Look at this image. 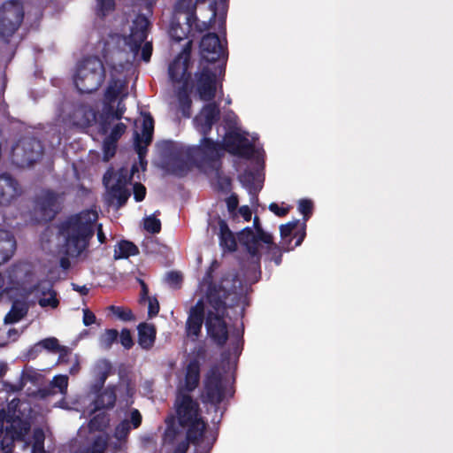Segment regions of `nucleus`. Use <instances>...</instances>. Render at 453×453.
<instances>
[{
	"label": "nucleus",
	"mask_w": 453,
	"mask_h": 453,
	"mask_svg": "<svg viewBox=\"0 0 453 453\" xmlns=\"http://www.w3.org/2000/svg\"><path fill=\"white\" fill-rule=\"evenodd\" d=\"M176 436V431L173 426H170L167 428L165 432V441H173Z\"/></svg>",
	"instance_id": "4d7b16f0"
},
{
	"label": "nucleus",
	"mask_w": 453,
	"mask_h": 453,
	"mask_svg": "<svg viewBox=\"0 0 453 453\" xmlns=\"http://www.w3.org/2000/svg\"><path fill=\"white\" fill-rule=\"evenodd\" d=\"M269 209L271 211H273V213H275L278 216H284L288 212L287 209L280 208V207H279V205L277 203H273L269 205Z\"/></svg>",
	"instance_id": "5fc2aeb1"
},
{
	"label": "nucleus",
	"mask_w": 453,
	"mask_h": 453,
	"mask_svg": "<svg viewBox=\"0 0 453 453\" xmlns=\"http://www.w3.org/2000/svg\"><path fill=\"white\" fill-rule=\"evenodd\" d=\"M116 401V393L112 388H107L102 392L95 402L94 411L111 408Z\"/></svg>",
	"instance_id": "cd10ccee"
},
{
	"label": "nucleus",
	"mask_w": 453,
	"mask_h": 453,
	"mask_svg": "<svg viewBox=\"0 0 453 453\" xmlns=\"http://www.w3.org/2000/svg\"><path fill=\"white\" fill-rule=\"evenodd\" d=\"M224 68L221 64L213 67L205 66L197 77V91L201 99L210 100L216 92L218 79L223 74Z\"/></svg>",
	"instance_id": "2eb2a0df"
},
{
	"label": "nucleus",
	"mask_w": 453,
	"mask_h": 453,
	"mask_svg": "<svg viewBox=\"0 0 453 453\" xmlns=\"http://www.w3.org/2000/svg\"><path fill=\"white\" fill-rule=\"evenodd\" d=\"M96 321V316L88 310H83V324L85 326H90Z\"/></svg>",
	"instance_id": "3c124183"
},
{
	"label": "nucleus",
	"mask_w": 453,
	"mask_h": 453,
	"mask_svg": "<svg viewBox=\"0 0 453 453\" xmlns=\"http://www.w3.org/2000/svg\"><path fill=\"white\" fill-rule=\"evenodd\" d=\"M42 145L36 140H27L13 149V157L21 165H29L42 154Z\"/></svg>",
	"instance_id": "f3484780"
},
{
	"label": "nucleus",
	"mask_w": 453,
	"mask_h": 453,
	"mask_svg": "<svg viewBox=\"0 0 453 453\" xmlns=\"http://www.w3.org/2000/svg\"><path fill=\"white\" fill-rule=\"evenodd\" d=\"M188 168L187 166V164H185V165H182L181 166H178V167H175L174 165L173 166V172L175 173V174H183L185 170Z\"/></svg>",
	"instance_id": "052dcab7"
},
{
	"label": "nucleus",
	"mask_w": 453,
	"mask_h": 453,
	"mask_svg": "<svg viewBox=\"0 0 453 453\" xmlns=\"http://www.w3.org/2000/svg\"><path fill=\"white\" fill-rule=\"evenodd\" d=\"M73 288L83 295L88 293V288L86 286L78 287L76 285H73Z\"/></svg>",
	"instance_id": "e2e57ef3"
},
{
	"label": "nucleus",
	"mask_w": 453,
	"mask_h": 453,
	"mask_svg": "<svg viewBox=\"0 0 453 453\" xmlns=\"http://www.w3.org/2000/svg\"><path fill=\"white\" fill-rule=\"evenodd\" d=\"M189 43L188 42L182 51L169 64V77L176 89L177 105L184 115H188V109L190 104L188 82L189 73Z\"/></svg>",
	"instance_id": "423d86ee"
},
{
	"label": "nucleus",
	"mask_w": 453,
	"mask_h": 453,
	"mask_svg": "<svg viewBox=\"0 0 453 453\" xmlns=\"http://www.w3.org/2000/svg\"><path fill=\"white\" fill-rule=\"evenodd\" d=\"M35 296L37 298L39 304L43 308H57L58 300L56 296L55 291L52 289L51 284L49 281L40 283L34 289Z\"/></svg>",
	"instance_id": "412c9836"
},
{
	"label": "nucleus",
	"mask_w": 453,
	"mask_h": 453,
	"mask_svg": "<svg viewBox=\"0 0 453 453\" xmlns=\"http://www.w3.org/2000/svg\"><path fill=\"white\" fill-rule=\"evenodd\" d=\"M298 221L288 222L285 225H281L280 227L281 238L286 243H290V240L288 238L292 234L293 231L297 227Z\"/></svg>",
	"instance_id": "58836bf2"
},
{
	"label": "nucleus",
	"mask_w": 453,
	"mask_h": 453,
	"mask_svg": "<svg viewBox=\"0 0 453 453\" xmlns=\"http://www.w3.org/2000/svg\"><path fill=\"white\" fill-rule=\"evenodd\" d=\"M118 332L113 329H110L105 331V333L101 336L100 342L101 344L105 347L109 348L112 344V342L117 339Z\"/></svg>",
	"instance_id": "a19ab883"
},
{
	"label": "nucleus",
	"mask_w": 453,
	"mask_h": 453,
	"mask_svg": "<svg viewBox=\"0 0 453 453\" xmlns=\"http://www.w3.org/2000/svg\"><path fill=\"white\" fill-rule=\"evenodd\" d=\"M96 219L97 213L94 210L71 217L61 229L59 253L72 258L81 255L87 249Z\"/></svg>",
	"instance_id": "7ed1b4c3"
},
{
	"label": "nucleus",
	"mask_w": 453,
	"mask_h": 453,
	"mask_svg": "<svg viewBox=\"0 0 453 453\" xmlns=\"http://www.w3.org/2000/svg\"><path fill=\"white\" fill-rule=\"evenodd\" d=\"M197 31L194 22H190L189 26L187 21L183 20L180 16H176V22L173 21L170 27L169 34L170 36L177 41H181L188 36V33Z\"/></svg>",
	"instance_id": "5701e85b"
},
{
	"label": "nucleus",
	"mask_w": 453,
	"mask_h": 453,
	"mask_svg": "<svg viewBox=\"0 0 453 453\" xmlns=\"http://www.w3.org/2000/svg\"><path fill=\"white\" fill-rule=\"evenodd\" d=\"M62 352H65V355L67 356L66 362H70L72 366L70 367V373L74 374L80 369V360L76 354H73L71 352H67L65 349H61Z\"/></svg>",
	"instance_id": "37998d69"
},
{
	"label": "nucleus",
	"mask_w": 453,
	"mask_h": 453,
	"mask_svg": "<svg viewBox=\"0 0 453 453\" xmlns=\"http://www.w3.org/2000/svg\"><path fill=\"white\" fill-rule=\"evenodd\" d=\"M312 202L308 199H302L298 203V210L300 213L304 216V220H307L312 210Z\"/></svg>",
	"instance_id": "a18cd8bd"
},
{
	"label": "nucleus",
	"mask_w": 453,
	"mask_h": 453,
	"mask_svg": "<svg viewBox=\"0 0 453 453\" xmlns=\"http://www.w3.org/2000/svg\"><path fill=\"white\" fill-rule=\"evenodd\" d=\"M137 253V248L130 242L123 241L117 244L114 250V258L121 259L134 256Z\"/></svg>",
	"instance_id": "c85d7f7f"
},
{
	"label": "nucleus",
	"mask_w": 453,
	"mask_h": 453,
	"mask_svg": "<svg viewBox=\"0 0 453 453\" xmlns=\"http://www.w3.org/2000/svg\"><path fill=\"white\" fill-rule=\"evenodd\" d=\"M238 214L242 217V219L245 220V221H249L250 219H251V211L250 209L249 208V206H242L239 211H238Z\"/></svg>",
	"instance_id": "864d4df0"
},
{
	"label": "nucleus",
	"mask_w": 453,
	"mask_h": 453,
	"mask_svg": "<svg viewBox=\"0 0 453 453\" xmlns=\"http://www.w3.org/2000/svg\"><path fill=\"white\" fill-rule=\"evenodd\" d=\"M16 242L11 233L0 230V265L8 261L14 254Z\"/></svg>",
	"instance_id": "b1692460"
},
{
	"label": "nucleus",
	"mask_w": 453,
	"mask_h": 453,
	"mask_svg": "<svg viewBox=\"0 0 453 453\" xmlns=\"http://www.w3.org/2000/svg\"><path fill=\"white\" fill-rule=\"evenodd\" d=\"M110 419L105 412L99 411L90 421V428L94 430H104L109 425Z\"/></svg>",
	"instance_id": "f704fd0d"
},
{
	"label": "nucleus",
	"mask_w": 453,
	"mask_h": 453,
	"mask_svg": "<svg viewBox=\"0 0 453 453\" xmlns=\"http://www.w3.org/2000/svg\"><path fill=\"white\" fill-rule=\"evenodd\" d=\"M139 339L138 342L143 349H150L155 341L156 329L150 324H141L138 326Z\"/></svg>",
	"instance_id": "a878e982"
},
{
	"label": "nucleus",
	"mask_w": 453,
	"mask_h": 453,
	"mask_svg": "<svg viewBox=\"0 0 453 453\" xmlns=\"http://www.w3.org/2000/svg\"><path fill=\"white\" fill-rule=\"evenodd\" d=\"M60 361H61V362H65V360L64 359V354H61V356H60Z\"/></svg>",
	"instance_id": "69168bd1"
},
{
	"label": "nucleus",
	"mask_w": 453,
	"mask_h": 453,
	"mask_svg": "<svg viewBox=\"0 0 453 453\" xmlns=\"http://www.w3.org/2000/svg\"><path fill=\"white\" fill-rule=\"evenodd\" d=\"M104 77L102 62L96 58L81 61L73 74L76 88L81 93H91L101 85Z\"/></svg>",
	"instance_id": "6e6552de"
},
{
	"label": "nucleus",
	"mask_w": 453,
	"mask_h": 453,
	"mask_svg": "<svg viewBox=\"0 0 453 453\" xmlns=\"http://www.w3.org/2000/svg\"><path fill=\"white\" fill-rule=\"evenodd\" d=\"M73 123L81 127H86L96 121L95 112L87 106H81L73 112Z\"/></svg>",
	"instance_id": "393cba45"
},
{
	"label": "nucleus",
	"mask_w": 453,
	"mask_h": 453,
	"mask_svg": "<svg viewBox=\"0 0 453 453\" xmlns=\"http://www.w3.org/2000/svg\"><path fill=\"white\" fill-rule=\"evenodd\" d=\"M142 301L146 300L148 301V312L150 317H154L158 313L159 311V304L158 302L154 299L147 296V288L142 284Z\"/></svg>",
	"instance_id": "c9c22d12"
},
{
	"label": "nucleus",
	"mask_w": 453,
	"mask_h": 453,
	"mask_svg": "<svg viewBox=\"0 0 453 453\" xmlns=\"http://www.w3.org/2000/svg\"><path fill=\"white\" fill-rule=\"evenodd\" d=\"M142 422V416L137 410H132L128 417L123 419L118 426H116L113 437L116 441L112 442L115 449H120L125 442L127 434L131 428H136Z\"/></svg>",
	"instance_id": "6ab92c4d"
},
{
	"label": "nucleus",
	"mask_w": 453,
	"mask_h": 453,
	"mask_svg": "<svg viewBox=\"0 0 453 453\" xmlns=\"http://www.w3.org/2000/svg\"><path fill=\"white\" fill-rule=\"evenodd\" d=\"M108 310L114 317L120 320L127 321L132 319L131 311L127 308L120 306H110Z\"/></svg>",
	"instance_id": "4c0bfd02"
},
{
	"label": "nucleus",
	"mask_w": 453,
	"mask_h": 453,
	"mask_svg": "<svg viewBox=\"0 0 453 453\" xmlns=\"http://www.w3.org/2000/svg\"><path fill=\"white\" fill-rule=\"evenodd\" d=\"M200 50L203 58L208 62L220 61L225 58L224 43L214 34H208L203 37Z\"/></svg>",
	"instance_id": "a211bd4d"
},
{
	"label": "nucleus",
	"mask_w": 453,
	"mask_h": 453,
	"mask_svg": "<svg viewBox=\"0 0 453 453\" xmlns=\"http://www.w3.org/2000/svg\"><path fill=\"white\" fill-rule=\"evenodd\" d=\"M135 170H136V167H135V166H134V167H133V173H132V174H134V171H135Z\"/></svg>",
	"instance_id": "338daca9"
},
{
	"label": "nucleus",
	"mask_w": 453,
	"mask_h": 453,
	"mask_svg": "<svg viewBox=\"0 0 453 453\" xmlns=\"http://www.w3.org/2000/svg\"><path fill=\"white\" fill-rule=\"evenodd\" d=\"M45 430L36 428L33 432L32 440L27 441L32 446L33 453H46L43 448V441L46 437Z\"/></svg>",
	"instance_id": "c756f323"
},
{
	"label": "nucleus",
	"mask_w": 453,
	"mask_h": 453,
	"mask_svg": "<svg viewBox=\"0 0 453 453\" xmlns=\"http://www.w3.org/2000/svg\"><path fill=\"white\" fill-rule=\"evenodd\" d=\"M227 119L229 127L222 145L215 143L211 139L203 138L199 146L189 149L188 157L198 167L205 170L207 164H212V167H215L216 159L219 157L223 148L232 154L243 157H249L253 152V142L257 137L246 134L239 127L236 116L234 113L228 114Z\"/></svg>",
	"instance_id": "f03ea898"
},
{
	"label": "nucleus",
	"mask_w": 453,
	"mask_h": 453,
	"mask_svg": "<svg viewBox=\"0 0 453 453\" xmlns=\"http://www.w3.org/2000/svg\"><path fill=\"white\" fill-rule=\"evenodd\" d=\"M119 342L126 349H130L133 346V339L130 332L127 329H123L119 335Z\"/></svg>",
	"instance_id": "49530a36"
},
{
	"label": "nucleus",
	"mask_w": 453,
	"mask_h": 453,
	"mask_svg": "<svg viewBox=\"0 0 453 453\" xmlns=\"http://www.w3.org/2000/svg\"><path fill=\"white\" fill-rule=\"evenodd\" d=\"M238 205V199L235 196H231L227 200V207L229 211H233Z\"/></svg>",
	"instance_id": "13d9d810"
},
{
	"label": "nucleus",
	"mask_w": 453,
	"mask_h": 453,
	"mask_svg": "<svg viewBox=\"0 0 453 453\" xmlns=\"http://www.w3.org/2000/svg\"><path fill=\"white\" fill-rule=\"evenodd\" d=\"M242 181L248 186L250 190L256 192L262 188L263 178L261 174L257 173L255 175L246 173L242 176Z\"/></svg>",
	"instance_id": "473e14b6"
},
{
	"label": "nucleus",
	"mask_w": 453,
	"mask_h": 453,
	"mask_svg": "<svg viewBox=\"0 0 453 453\" xmlns=\"http://www.w3.org/2000/svg\"><path fill=\"white\" fill-rule=\"evenodd\" d=\"M187 449L186 443H181L174 453H185Z\"/></svg>",
	"instance_id": "0e129e2a"
},
{
	"label": "nucleus",
	"mask_w": 453,
	"mask_h": 453,
	"mask_svg": "<svg viewBox=\"0 0 453 453\" xmlns=\"http://www.w3.org/2000/svg\"><path fill=\"white\" fill-rule=\"evenodd\" d=\"M129 95L127 75L123 73H111L104 91L103 111L113 119H121L126 111L124 100Z\"/></svg>",
	"instance_id": "0eeeda50"
},
{
	"label": "nucleus",
	"mask_w": 453,
	"mask_h": 453,
	"mask_svg": "<svg viewBox=\"0 0 453 453\" xmlns=\"http://www.w3.org/2000/svg\"><path fill=\"white\" fill-rule=\"evenodd\" d=\"M37 373L34 371H27L24 372L22 380L24 383L36 380Z\"/></svg>",
	"instance_id": "6e6d98bb"
},
{
	"label": "nucleus",
	"mask_w": 453,
	"mask_h": 453,
	"mask_svg": "<svg viewBox=\"0 0 453 453\" xmlns=\"http://www.w3.org/2000/svg\"><path fill=\"white\" fill-rule=\"evenodd\" d=\"M130 176L127 172L124 173L122 170L106 173L104 177L106 188L105 200L110 205L119 208L127 202L130 195L127 188Z\"/></svg>",
	"instance_id": "1a4fd4ad"
},
{
	"label": "nucleus",
	"mask_w": 453,
	"mask_h": 453,
	"mask_svg": "<svg viewBox=\"0 0 453 453\" xmlns=\"http://www.w3.org/2000/svg\"><path fill=\"white\" fill-rule=\"evenodd\" d=\"M217 224L219 231L220 244L230 251L234 250L236 241L232 232L223 220L219 219Z\"/></svg>",
	"instance_id": "bb28decb"
},
{
	"label": "nucleus",
	"mask_w": 453,
	"mask_h": 453,
	"mask_svg": "<svg viewBox=\"0 0 453 453\" xmlns=\"http://www.w3.org/2000/svg\"><path fill=\"white\" fill-rule=\"evenodd\" d=\"M111 372V365L106 362L100 363L96 368H95V374L96 376V387L102 386L106 378L110 375Z\"/></svg>",
	"instance_id": "72a5a7b5"
},
{
	"label": "nucleus",
	"mask_w": 453,
	"mask_h": 453,
	"mask_svg": "<svg viewBox=\"0 0 453 453\" xmlns=\"http://www.w3.org/2000/svg\"><path fill=\"white\" fill-rule=\"evenodd\" d=\"M117 391L119 397H123L125 400H127L133 395L134 388L128 382L122 381L118 386Z\"/></svg>",
	"instance_id": "c03bdc74"
},
{
	"label": "nucleus",
	"mask_w": 453,
	"mask_h": 453,
	"mask_svg": "<svg viewBox=\"0 0 453 453\" xmlns=\"http://www.w3.org/2000/svg\"><path fill=\"white\" fill-rule=\"evenodd\" d=\"M115 7V0H96V13L105 16L111 13Z\"/></svg>",
	"instance_id": "e433bc0d"
},
{
	"label": "nucleus",
	"mask_w": 453,
	"mask_h": 453,
	"mask_svg": "<svg viewBox=\"0 0 453 453\" xmlns=\"http://www.w3.org/2000/svg\"><path fill=\"white\" fill-rule=\"evenodd\" d=\"M176 409L179 423L185 430L187 438L203 450L210 449L214 437H209L204 432L205 424L199 416L197 404L188 395L180 393Z\"/></svg>",
	"instance_id": "39448f33"
},
{
	"label": "nucleus",
	"mask_w": 453,
	"mask_h": 453,
	"mask_svg": "<svg viewBox=\"0 0 453 453\" xmlns=\"http://www.w3.org/2000/svg\"><path fill=\"white\" fill-rule=\"evenodd\" d=\"M218 116L219 110L216 104H209L205 105L195 119L196 128L205 135L218 119Z\"/></svg>",
	"instance_id": "aec40b11"
},
{
	"label": "nucleus",
	"mask_w": 453,
	"mask_h": 453,
	"mask_svg": "<svg viewBox=\"0 0 453 453\" xmlns=\"http://www.w3.org/2000/svg\"><path fill=\"white\" fill-rule=\"evenodd\" d=\"M228 382L223 379L222 372L219 368L211 369L205 379L203 399L204 402L217 404L226 395Z\"/></svg>",
	"instance_id": "ddd939ff"
},
{
	"label": "nucleus",
	"mask_w": 453,
	"mask_h": 453,
	"mask_svg": "<svg viewBox=\"0 0 453 453\" xmlns=\"http://www.w3.org/2000/svg\"><path fill=\"white\" fill-rule=\"evenodd\" d=\"M52 385L54 388H58V391L64 395L67 390L68 378L65 375L56 376L52 380Z\"/></svg>",
	"instance_id": "79ce46f5"
},
{
	"label": "nucleus",
	"mask_w": 453,
	"mask_h": 453,
	"mask_svg": "<svg viewBox=\"0 0 453 453\" xmlns=\"http://www.w3.org/2000/svg\"><path fill=\"white\" fill-rule=\"evenodd\" d=\"M237 280L233 273L223 277L219 283L211 287L209 282L201 284V291L206 293V303L200 300L189 311L186 323L187 334L196 338L201 331L203 312L206 310L205 326L209 336L219 344L224 343L228 336L226 306L222 301L236 288Z\"/></svg>",
	"instance_id": "f257e3e1"
},
{
	"label": "nucleus",
	"mask_w": 453,
	"mask_h": 453,
	"mask_svg": "<svg viewBox=\"0 0 453 453\" xmlns=\"http://www.w3.org/2000/svg\"><path fill=\"white\" fill-rule=\"evenodd\" d=\"M121 119H113L109 114L103 111L100 117V125L105 135L104 141V151L105 159L113 156L115 151V142L125 133L126 125L120 122Z\"/></svg>",
	"instance_id": "f8f14e48"
},
{
	"label": "nucleus",
	"mask_w": 453,
	"mask_h": 453,
	"mask_svg": "<svg viewBox=\"0 0 453 453\" xmlns=\"http://www.w3.org/2000/svg\"><path fill=\"white\" fill-rule=\"evenodd\" d=\"M6 334L8 336L7 341L0 342V346L5 345L9 342H13L18 338L19 333L16 329H9L7 332H0V339L3 338V334Z\"/></svg>",
	"instance_id": "09e8293b"
},
{
	"label": "nucleus",
	"mask_w": 453,
	"mask_h": 453,
	"mask_svg": "<svg viewBox=\"0 0 453 453\" xmlns=\"http://www.w3.org/2000/svg\"><path fill=\"white\" fill-rule=\"evenodd\" d=\"M199 370L196 364H191L188 367L185 378V385H180V388H185L187 390H193L198 383Z\"/></svg>",
	"instance_id": "7c9ffc66"
},
{
	"label": "nucleus",
	"mask_w": 453,
	"mask_h": 453,
	"mask_svg": "<svg viewBox=\"0 0 453 453\" xmlns=\"http://www.w3.org/2000/svg\"><path fill=\"white\" fill-rule=\"evenodd\" d=\"M97 238H98L99 242H102V243H103V242H104V240H105V236H104V233H103V231H102V227H101V226H99V227H98V229H97Z\"/></svg>",
	"instance_id": "680f3d73"
},
{
	"label": "nucleus",
	"mask_w": 453,
	"mask_h": 453,
	"mask_svg": "<svg viewBox=\"0 0 453 453\" xmlns=\"http://www.w3.org/2000/svg\"><path fill=\"white\" fill-rule=\"evenodd\" d=\"M108 446V437L98 436L93 443L87 448L77 451L76 453H106Z\"/></svg>",
	"instance_id": "2f4dec72"
},
{
	"label": "nucleus",
	"mask_w": 453,
	"mask_h": 453,
	"mask_svg": "<svg viewBox=\"0 0 453 453\" xmlns=\"http://www.w3.org/2000/svg\"><path fill=\"white\" fill-rule=\"evenodd\" d=\"M149 27L148 19L143 15L137 16L130 26V33L125 35V42L129 45L131 50L137 55L141 50L142 58L148 62L152 53V45L147 42V29Z\"/></svg>",
	"instance_id": "9d476101"
},
{
	"label": "nucleus",
	"mask_w": 453,
	"mask_h": 453,
	"mask_svg": "<svg viewBox=\"0 0 453 453\" xmlns=\"http://www.w3.org/2000/svg\"><path fill=\"white\" fill-rule=\"evenodd\" d=\"M27 404L13 399L0 411V453H12L15 441L21 440L29 428L25 412Z\"/></svg>",
	"instance_id": "20e7f679"
},
{
	"label": "nucleus",
	"mask_w": 453,
	"mask_h": 453,
	"mask_svg": "<svg viewBox=\"0 0 453 453\" xmlns=\"http://www.w3.org/2000/svg\"><path fill=\"white\" fill-rule=\"evenodd\" d=\"M18 195L17 184L10 176H0V204L10 203Z\"/></svg>",
	"instance_id": "4be33fe9"
},
{
	"label": "nucleus",
	"mask_w": 453,
	"mask_h": 453,
	"mask_svg": "<svg viewBox=\"0 0 453 453\" xmlns=\"http://www.w3.org/2000/svg\"><path fill=\"white\" fill-rule=\"evenodd\" d=\"M24 18V6L20 0H7L0 5V36L12 35Z\"/></svg>",
	"instance_id": "9b49d317"
},
{
	"label": "nucleus",
	"mask_w": 453,
	"mask_h": 453,
	"mask_svg": "<svg viewBox=\"0 0 453 453\" xmlns=\"http://www.w3.org/2000/svg\"><path fill=\"white\" fill-rule=\"evenodd\" d=\"M145 188L141 184H134V195L136 201L140 202L143 200L145 197Z\"/></svg>",
	"instance_id": "8fccbe9b"
},
{
	"label": "nucleus",
	"mask_w": 453,
	"mask_h": 453,
	"mask_svg": "<svg viewBox=\"0 0 453 453\" xmlns=\"http://www.w3.org/2000/svg\"><path fill=\"white\" fill-rule=\"evenodd\" d=\"M38 346H42L49 350H57L59 349V345L58 340L56 338H48L42 341Z\"/></svg>",
	"instance_id": "de8ad7c7"
},
{
	"label": "nucleus",
	"mask_w": 453,
	"mask_h": 453,
	"mask_svg": "<svg viewBox=\"0 0 453 453\" xmlns=\"http://www.w3.org/2000/svg\"><path fill=\"white\" fill-rule=\"evenodd\" d=\"M167 280L171 284L178 286L181 280V275L177 272H172L167 274Z\"/></svg>",
	"instance_id": "603ef678"
},
{
	"label": "nucleus",
	"mask_w": 453,
	"mask_h": 453,
	"mask_svg": "<svg viewBox=\"0 0 453 453\" xmlns=\"http://www.w3.org/2000/svg\"><path fill=\"white\" fill-rule=\"evenodd\" d=\"M239 241L250 253L255 254L259 250L261 243L268 244L272 242V236L260 228L258 219L256 217L253 226L247 227L240 233Z\"/></svg>",
	"instance_id": "dca6fc26"
},
{
	"label": "nucleus",
	"mask_w": 453,
	"mask_h": 453,
	"mask_svg": "<svg viewBox=\"0 0 453 453\" xmlns=\"http://www.w3.org/2000/svg\"><path fill=\"white\" fill-rule=\"evenodd\" d=\"M153 128V119L148 114H142L140 119L135 121L134 144L142 169L145 167L143 157L146 154V147L151 142Z\"/></svg>",
	"instance_id": "4468645a"
},
{
	"label": "nucleus",
	"mask_w": 453,
	"mask_h": 453,
	"mask_svg": "<svg viewBox=\"0 0 453 453\" xmlns=\"http://www.w3.org/2000/svg\"><path fill=\"white\" fill-rule=\"evenodd\" d=\"M299 231H300V234L296 239L295 246H299L301 244V242H303L304 235H305V225H303Z\"/></svg>",
	"instance_id": "bf43d9fd"
},
{
	"label": "nucleus",
	"mask_w": 453,
	"mask_h": 453,
	"mask_svg": "<svg viewBox=\"0 0 453 453\" xmlns=\"http://www.w3.org/2000/svg\"><path fill=\"white\" fill-rule=\"evenodd\" d=\"M144 227L150 233H157L160 230V221L154 216H150L144 220Z\"/></svg>",
	"instance_id": "ea45409f"
}]
</instances>
